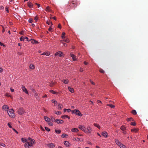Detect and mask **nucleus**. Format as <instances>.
Returning a JSON list of instances; mask_svg holds the SVG:
<instances>
[{"label": "nucleus", "instance_id": "obj_1", "mask_svg": "<svg viewBox=\"0 0 148 148\" xmlns=\"http://www.w3.org/2000/svg\"><path fill=\"white\" fill-rule=\"evenodd\" d=\"M34 144V140L30 138H28V141H27V143L25 144L24 146L26 148H29V146H33V144Z\"/></svg>", "mask_w": 148, "mask_h": 148}, {"label": "nucleus", "instance_id": "obj_2", "mask_svg": "<svg viewBox=\"0 0 148 148\" xmlns=\"http://www.w3.org/2000/svg\"><path fill=\"white\" fill-rule=\"evenodd\" d=\"M14 112V110L12 109L10 111L8 110L7 113L10 117L14 118L15 116Z\"/></svg>", "mask_w": 148, "mask_h": 148}, {"label": "nucleus", "instance_id": "obj_3", "mask_svg": "<svg viewBox=\"0 0 148 148\" xmlns=\"http://www.w3.org/2000/svg\"><path fill=\"white\" fill-rule=\"evenodd\" d=\"M72 113H74L76 115H77L79 116H82V114L80 113V112L78 110H73L71 111Z\"/></svg>", "mask_w": 148, "mask_h": 148}, {"label": "nucleus", "instance_id": "obj_4", "mask_svg": "<svg viewBox=\"0 0 148 148\" xmlns=\"http://www.w3.org/2000/svg\"><path fill=\"white\" fill-rule=\"evenodd\" d=\"M25 110L23 108H19L17 111L18 114L21 115L23 114L25 112Z\"/></svg>", "mask_w": 148, "mask_h": 148}, {"label": "nucleus", "instance_id": "obj_5", "mask_svg": "<svg viewBox=\"0 0 148 148\" xmlns=\"http://www.w3.org/2000/svg\"><path fill=\"white\" fill-rule=\"evenodd\" d=\"M25 39H26V41H29L30 40L28 38L26 37L21 36L20 38V40L21 41H24Z\"/></svg>", "mask_w": 148, "mask_h": 148}, {"label": "nucleus", "instance_id": "obj_6", "mask_svg": "<svg viewBox=\"0 0 148 148\" xmlns=\"http://www.w3.org/2000/svg\"><path fill=\"white\" fill-rule=\"evenodd\" d=\"M55 55L58 56L60 57H62L63 56V53L62 52L60 51H59L56 52V53Z\"/></svg>", "mask_w": 148, "mask_h": 148}, {"label": "nucleus", "instance_id": "obj_7", "mask_svg": "<svg viewBox=\"0 0 148 148\" xmlns=\"http://www.w3.org/2000/svg\"><path fill=\"white\" fill-rule=\"evenodd\" d=\"M21 88L24 92H25L26 94H28V92L27 89L24 86H22Z\"/></svg>", "mask_w": 148, "mask_h": 148}, {"label": "nucleus", "instance_id": "obj_8", "mask_svg": "<svg viewBox=\"0 0 148 148\" xmlns=\"http://www.w3.org/2000/svg\"><path fill=\"white\" fill-rule=\"evenodd\" d=\"M56 122L58 124H62L64 122L63 120L58 119H56L55 120Z\"/></svg>", "mask_w": 148, "mask_h": 148}, {"label": "nucleus", "instance_id": "obj_9", "mask_svg": "<svg viewBox=\"0 0 148 148\" xmlns=\"http://www.w3.org/2000/svg\"><path fill=\"white\" fill-rule=\"evenodd\" d=\"M72 3L71 5L72 6H73V7L75 8L77 6V3H76V0H74L73 1H72Z\"/></svg>", "mask_w": 148, "mask_h": 148}, {"label": "nucleus", "instance_id": "obj_10", "mask_svg": "<svg viewBox=\"0 0 148 148\" xmlns=\"http://www.w3.org/2000/svg\"><path fill=\"white\" fill-rule=\"evenodd\" d=\"M44 119L45 121L47 122H49L51 121V119L46 116H45Z\"/></svg>", "mask_w": 148, "mask_h": 148}, {"label": "nucleus", "instance_id": "obj_11", "mask_svg": "<svg viewBox=\"0 0 148 148\" xmlns=\"http://www.w3.org/2000/svg\"><path fill=\"white\" fill-rule=\"evenodd\" d=\"M101 135L105 137H107L108 136V134L106 132L104 131V132L101 133Z\"/></svg>", "mask_w": 148, "mask_h": 148}, {"label": "nucleus", "instance_id": "obj_12", "mask_svg": "<svg viewBox=\"0 0 148 148\" xmlns=\"http://www.w3.org/2000/svg\"><path fill=\"white\" fill-rule=\"evenodd\" d=\"M115 142L118 145V146H121V143L119 141V140L117 139H116L115 140Z\"/></svg>", "mask_w": 148, "mask_h": 148}, {"label": "nucleus", "instance_id": "obj_13", "mask_svg": "<svg viewBox=\"0 0 148 148\" xmlns=\"http://www.w3.org/2000/svg\"><path fill=\"white\" fill-rule=\"evenodd\" d=\"M70 56L72 58L73 60L75 61L76 60V56L75 55H74L73 54L71 53L70 54Z\"/></svg>", "mask_w": 148, "mask_h": 148}, {"label": "nucleus", "instance_id": "obj_14", "mask_svg": "<svg viewBox=\"0 0 148 148\" xmlns=\"http://www.w3.org/2000/svg\"><path fill=\"white\" fill-rule=\"evenodd\" d=\"M9 108L8 106L7 105H4L2 106V109L7 110Z\"/></svg>", "mask_w": 148, "mask_h": 148}, {"label": "nucleus", "instance_id": "obj_15", "mask_svg": "<svg viewBox=\"0 0 148 148\" xmlns=\"http://www.w3.org/2000/svg\"><path fill=\"white\" fill-rule=\"evenodd\" d=\"M79 128L82 131H84L86 129L85 127L82 125H80L79 126Z\"/></svg>", "mask_w": 148, "mask_h": 148}, {"label": "nucleus", "instance_id": "obj_16", "mask_svg": "<svg viewBox=\"0 0 148 148\" xmlns=\"http://www.w3.org/2000/svg\"><path fill=\"white\" fill-rule=\"evenodd\" d=\"M47 146L48 147L50 148H53L55 147V146L53 143H51L47 144Z\"/></svg>", "mask_w": 148, "mask_h": 148}, {"label": "nucleus", "instance_id": "obj_17", "mask_svg": "<svg viewBox=\"0 0 148 148\" xmlns=\"http://www.w3.org/2000/svg\"><path fill=\"white\" fill-rule=\"evenodd\" d=\"M71 131L73 132H78V130L76 128H73L71 129Z\"/></svg>", "mask_w": 148, "mask_h": 148}, {"label": "nucleus", "instance_id": "obj_18", "mask_svg": "<svg viewBox=\"0 0 148 148\" xmlns=\"http://www.w3.org/2000/svg\"><path fill=\"white\" fill-rule=\"evenodd\" d=\"M68 89L69 90L71 93H73L74 92V90L73 88H71L69 86L68 87Z\"/></svg>", "mask_w": 148, "mask_h": 148}, {"label": "nucleus", "instance_id": "obj_19", "mask_svg": "<svg viewBox=\"0 0 148 148\" xmlns=\"http://www.w3.org/2000/svg\"><path fill=\"white\" fill-rule=\"evenodd\" d=\"M139 130V129L138 128H134L131 129V131L132 132H138Z\"/></svg>", "mask_w": 148, "mask_h": 148}, {"label": "nucleus", "instance_id": "obj_20", "mask_svg": "<svg viewBox=\"0 0 148 148\" xmlns=\"http://www.w3.org/2000/svg\"><path fill=\"white\" fill-rule=\"evenodd\" d=\"M61 118L63 119H65L66 118L69 119L70 117L67 115H64L61 116Z\"/></svg>", "mask_w": 148, "mask_h": 148}, {"label": "nucleus", "instance_id": "obj_21", "mask_svg": "<svg viewBox=\"0 0 148 148\" xmlns=\"http://www.w3.org/2000/svg\"><path fill=\"white\" fill-rule=\"evenodd\" d=\"M31 42L32 43L34 44H37L38 43V42L34 40V39H31Z\"/></svg>", "mask_w": 148, "mask_h": 148}, {"label": "nucleus", "instance_id": "obj_22", "mask_svg": "<svg viewBox=\"0 0 148 148\" xmlns=\"http://www.w3.org/2000/svg\"><path fill=\"white\" fill-rule=\"evenodd\" d=\"M50 54V53L48 52H45L41 54L42 55H45L47 56H49Z\"/></svg>", "mask_w": 148, "mask_h": 148}, {"label": "nucleus", "instance_id": "obj_23", "mask_svg": "<svg viewBox=\"0 0 148 148\" xmlns=\"http://www.w3.org/2000/svg\"><path fill=\"white\" fill-rule=\"evenodd\" d=\"M64 144L66 146L68 147L69 146V143L67 141H65L64 142Z\"/></svg>", "mask_w": 148, "mask_h": 148}, {"label": "nucleus", "instance_id": "obj_24", "mask_svg": "<svg viewBox=\"0 0 148 148\" xmlns=\"http://www.w3.org/2000/svg\"><path fill=\"white\" fill-rule=\"evenodd\" d=\"M51 102L53 103H54L55 105H57L58 104L57 101L55 100H51Z\"/></svg>", "mask_w": 148, "mask_h": 148}, {"label": "nucleus", "instance_id": "obj_25", "mask_svg": "<svg viewBox=\"0 0 148 148\" xmlns=\"http://www.w3.org/2000/svg\"><path fill=\"white\" fill-rule=\"evenodd\" d=\"M63 108V106L60 103H58V109H61Z\"/></svg>", "mask_w": 148, "mask_h": 148}, {"label": "nucleus", "instance_id": "obj_26", "mask_svg": "<svg viewBox=\"0 0 148 148\" xmlns=\"http://www.w3.org/2000/svg\"><path fill=\"white\" fill-rule=\"evenodd\" d=\"M51 120L53 122H54L55 121V118L53 116H51Z\"/></svg>", "mask_w": 148, "mask_h": 148}, {"label": "nucleus", "instance_id": "obj_27", "mask_svg": "<svg viewBox=\"0 0 148 148\" xmlns=\"http://www.w3.org/2000/svg\"><path fill=\"white\" fill-rule=\"evenodd\" d=\"M65 84H67L68 83L69 81L67 79H64L62 81Z\"/></svg>", "mask_w": 148, "mask_h": 148}, {"label": "nucleus", "instance_id": "obj_28", "mask_svg": "<svg viewBox=\"0 0 148 148\" xmlns=\"http://www.w3.org/2000/svg\"><path fill=\"white\" fill-rule=\"evenodd\" d=\"M27 5L29 8H32V4L30 2H28L27 3Z\"/></svg>", "mask_w": 148, "mask_h": 148}, {"label": "nucleus", "instance_id": "obj_29", "mask_svg": "<svg viewBox=\"0 0 148 148\" xmlns=\"http://www.w3.org/2000/svg\"><path fill=\"white\" fill-rule=\"evenodd\" d=\"M30 68L32 69H34V66L33 64H31L29 66Z\"/></svg>", "mask_w": 148, "mask_h": 148}, {"label": "nucleus", "instance_id": "obj_30", "mask_svg": "<svg viewBox=\"0 0 148 148\" xmlns=\"http://www.w3.org/2000/svg\"><path fill=\"white\" fill-rule=\"evenodd\" d=\"M49 91L50 92L53 94H58V92H55L52 90H50Z\"/></svg>", "mask_w": 148, "mask_h": 148}, {"label": "nucleus", "instance_id": "obj_31", "mask_svg": "<svg viewBox=\"0 0 148 148\" xmlns=\"http://www.w3.org/2000/svg\"><path fill=\"white\" fill-rule=\"evenodd\" d=\"M35 96L38 100H39L40 99V98L39 97L38 94L37 93H36Z\"/></svg>", "mask_w": 148, "mask_h": 148}, {"label": "nucleus", "instance_id": "obj_32", "mask_svg": "<svg viewBox=\"0 0 148 148\" xmlns=\"http://www.w3.org/2000/svg\"><path fill=\"white\" fill-rule=\"evenodd\" d=\"M46 11H50L51 10L50 9V7L49 6L46 7Z\"/></svg>", "mask_w": 148, "mask_h": 148}, {"label": "nucleus", "instance_id": "obj_33", "mask_svg": "<svg viewBox=\"0 0 148 148\" xmlns=\"http://www.w3.org/2000/svg\"><path fill=\"white\" fill-rule=\"evenodd\" d=\"M94 125L96 127H97V128H98L99 129H100V126L99 125L97 124V123H94Z\"/></svg>", "mask_w": 148, "mask_h": 148}, {"label": "nucleus", "instance_id": "obj_34", "mask_svg": "<svg viewBox=\"0 0 148 148\" xmlns=\"http://www.w3.org/2000/svg\"><path fill=\"white\" fill-rule=\"evenodd\" d=\"M55 132L56 133L59 134L61 132V131L60 130H55Z\"/></svg>", "mask_w": 148, "mask_h": 148}, {"label": "nucleus", "instance_id": "obj_35", "mask_svg": "<svg viewBox=\"0 0 148 148\" xmlns=\"http://www.w3.org/2000/svg\"><path fill=\"white\" fill-rule=\"evenodd\" d=\"M127 121H134V120L132 118H128L127 119Z\"/></svg>", "mask_w": 148, "mask_h": 148}, {"label": "nucleus", "instance_id": "obj_36", "mask_svg": "<svg viewBox=\"0 0 148 148\" xmlns=\"http://www.w3.org/2000/svg\"><path fill=\"white\" fill-rule=\"evenodd\" d=\"M121 148H126L125 146L123 144H121V146H119Z\"/></svg>", "mask_w": 148, "mask_h": 148}, {"label": "nucleus", "instance_id": "obj_37", "mask_svg": "<svg viewBox=\"0 0 148 148\" xmlns=\"http://www.w3.org/2000/svg\"><path fill=\"white\" fill-rule=\"evenodd\" d=\"M132 113L134 115H136L137 114L135 110H133L132 112Z\"/></svg>", "mask_w": 148, "mask_h": 148}, {"label": "nucleus", "instance_id": "obj_38", "mask_svg": "<svg viewBox=\"0 0 148 148\" xmlns=\"http://www.w3.org/2000/svg\"><path fill=\"white\" fill-rule=\"evenodd\" d=\"M62 41H64L67 43H68L69 42V40L68 38H66L65 40H64Z\"/></svg>", "mask_w": 148, "mask_h": 148}, {"label": "nucleus", "instance_id": "obj_39", "mask_svg": "<svg viewBox=\"0 0 148 148\" xmlns=\"http://www.w3.org/2000/svg\"><path fill=\"white\" fill-rule=\"evenodd\" d=\"M121 129L123 131H124L125 130L126 128L124 126H122L121 127Z\"/></svg>", "mask_w": 148, "mask_h": 148}, {"label": "nucleus", "instance_id": "obj_40", "mask_svg": "<svg viewBox=\"0 0 148 148\" xmlns=\"http://www.w3.org/2000/svg\"><path fill=\"white\" fill-rule=\"evenodd\" d=\"M65 33L64 32H63L62 34V35L61 36V37L62 38H65L64 36H65Z\"/></svg>", "mask_w": 148, "mask_h": 148}, {"label": "nucleus", "instance_id": "obj_41", "mask_svg": "<svg viewBox=\"0 0 148 148\" xmlns=\"http://www.w3.org/2000/svg\"><path fill=\"white\" fill-rule=\"evenodd\" d=\"M87 130H88V132L89 133H90L91 132H90V130H91V128L90 127H88L87 129Z\"/></svg>", "mask_w": 148, "mask_h": 148}, {"label": "nucleus", "instance_id": "obj_42", "mask_svg": "<svg viewBox=\"0 0 148 148\" xmlns=\"http://www.w3.org/2000/svg\"><path fill=\"white\" fill-rule=\"evenodd\" d=\"M107 106H110L111 108H113L114 107V106L111 104H108L107 105Z\"/></svg>", "mask_w": 148, "mask_h": 148}, {"label": "nucleus", "instance_id": "obj_43", "mask_svg": "<svg viewBox=\"0 0 148 148\" xmlns=\"http://www.w3.org/2000/svg\"><path fill=\"white\" fill-rule=\"evenodd\" d=\"M55 113L57 115L59 114H61V112L60 111H57V112H55Z\"/></svg>", "mask_w": 148, "mask_h": 148}, {"label": "nucleus", "instance_id": "obj_44", "mask_svg": "<svg viewBox=\"0 0 148 148\" xmlns=\"http://www.w3.org/2000/svg\"><path fill=\"white\" fill-rule=\"evenodd\" d=\"M47 23L48 24V25H50V24H51V26H52V25H53V24L51 22H49V21H47Z\"/></svg>", "mask_w": 148, "mask_h": 148}, {"label": "nucleus", "instance_id": "obj_45", "mask_svg": "<svg viewBox=\"0 0 148 148\" xmlns=\"http://www.w3.org/2000/svg\"><path fill=\"white\" fill-rule=\"evenodd\" d=\"M99 71L100 72H101V73H104V71L102 69H101L99 70Z\"/></svg>", "mask_w": 148, "mask_h": 148}, {"label": "nucleus", "instance_id": "obj_46", "mask_svg": "<svg viewBox=\"0 0 148 148\" xmlns=\"http://www.w3.org/2000/svg\"><path fill=\"white\" fill-rule=\"evenodd\" d=\"M49 86L51 87H52L55 84L53 82H52V83H49Z\"/></svg>", "mask_w": 148, "mask_h": 148}, {"label": "nucleus", "instance_id": "obj_47", "mask_svg": "<svg viewBox=\"0 0 148 148\" xmlns=\"http://www.w3.org/2000/svg\"><path fill=\"white\" fill-rule=\"evenodd\" d=\"M67 136V134H63L62 135V137L64 138L66 137V136Z\"/></svg>", "mask_w": 148, "mask_h": 148}, {"label": "nucleus", "instance_id": "obj_48", "mask_svg": "<svg viewBox=\"0 0 148 148\" xmlns=\"http://www.w3.org/2000/svg\"><path fill=\"white\" fill-rule=\"evenodd\" d=\"M75 140L76 141H81V140H80V138H75Z\"/></svg>", "mask_w": 148, "mask_h": 148}, {"label": "nucleus", "instance_id": "obj_49", "mask_svg": "<svg viewBox=\"0 0 148 148\" xmlns=\"http://www.w3.org/2000/svg\"><path fill=\"white\" fill-rule=\"evenodd\" d=\"M21 140L22 141L23 143L25 142L26 141L27 142V141L26 139H24L23 138H21Z\"/></svg>", "mask_w": 148, "mask_h": 148}, {"label": "nucleus", "instance_id": "obj_50", "mask_svg": "<svg viewBox=\"0 0 148 148\" xmlns=\"http://www.w3.org/2000/svg\"><path fill=\"white\" fill-rule=\"evenodd\" d=\"M45 129L48 132H49L50 130V129H49V128H48L47 127H45Z\"/></svg>", "mask_w": 148, "mask_h": 148}, {"label": "nucleus", "instance_id": "obj_51", "mask_svg": "<svg viewBox=\"0 0 148 148\" xmlns=\"http://www.w3.org/2000/svg\"><path fill=\"white\" fill-rule=\"evenodd\" d=\"M130 124L133 126H135L136 125V124L135 122H131Z\"/></svg>", "mask_w": 148, "mask_h": 148}, {"label": "nucleus", "instance_id": "obj_52", "mask_svg": "<svg viewBox=\"0 0 148 148\" xmlns=\"http://www.w3.org/2000/svg\"><path fill=\"white\" fill-rule=\"evenodd\" d=\"M48 125L50 126H53V123H52L50 122H48Z\"/></svg>", "mask_w": 148, "mask_h": 148}, {"label": "nucleus", "instance_id": "obj_53", "mask_svg": "<svg viewBox=\"0 0 148 148\" xmlns=\"http://www.w3.org/2000/svg\"><path fill=\"white\" fill-rule=\"evenodd\" d=\"M8 125L9 127H10V128H12V126L11 125V124H10V123H8Z\"/></svg>", "mask_w": 148, "mask_h": 148}, {"label": "nucleus", "instance_id": "obj_54", "mask_svg": "<svg viewBox=\"0 0 148 148\" xmlns=\"http://www.w3.org/2000/svg\"><path fill=\"white\" fill-rule=\"evenodd\" d=\"M90 82L92 84V85H95V83L94 82H93V81H92L91 79H90Z\"/></svg>", "mask_w": 148, "mask_h": 148}, {"label": "nucleus", "instance_id": "obj_55", "mask_svg": "<svg viewBox=\"0 0 148 148\" xmlns=\"http://www.w3.org/2000/svg\"><path fill=\"white\" fill-rule=\"evenodd\" d=\"M5 10L8 13L9 12V10H8V7H7V6H6L5 7Z\"/></svg>", "mask_w": 148, "mask_h": 148}, {"label": "nucleus", "instance_id": "obj_56", "mask_svg": "<svg viewBox=\"0 0 148 148\" xmlns=\"http://www.w3.org/2000/svg\"><path fill=\"white\" fill-rule=\"evenodd\" d=\"M5 96L8 97H12V96L10 95H9L8 93H6L5 94Z\"/></svg>", "mask_w": 148, "mask_h": 148}, {"label": "nucleus", "instance_id": "obj_57", "mask_svg": "<svg viewBox=\"0 0 148 148\" xmlns=\"http://www.w3.org/2000/svg\"><path fill=\"white\" fill-rule=\"evenodd\" d=\"M29 21L30 23H32L33 22V20L32 19H29Z\"/></svg>", "mask_w": 148, "mask_h": 148}, {"label": "nucleus", "instance_id": "obj_58", "mask_svg": "<svg viewBox=\"0 0 148 148\" xmlns=\"http://www.w3.org/2000/svg\"><path fill=\"white\" fill-rule=\"evenodd\" d=\"M24 32V31H22L21 32H20L19 34L21 35H23V33Z\"/></svg>", "mask_w": 148, "mask_h": 148}, {"label": "nucleus", "instance_id": "obj_59", "mask_svg": "<svg viewBox=\"0 0 148 148\" xmlns=\"http://www.w3.org/2000/svg\"><path fill=\"white\" fill-rule=\"evenodd\" d=\"M0 145L3 147H5V144L2 143H0Z\"/></svg>", "mask_w": 148, "mask_h": 148}, {"label": "nucleus", "instance_id": "obj_60", "mask_svg": "<svg viewBox=\"0 0 148 148\" xmlns=\"http://www.w3.org/2000/svg\"><path fill=\"white\" fill-rule=\"evenodd\" d=\"M51 26H50V27L48 29V30L49 31H51V32L52 31V29L51 28Z\"/></svg>", "mask_w": 148, "mask_h": 148}, {"label": "nucleus", "instance_id": "obj_61", "mask_svg": "<svg viewBox=\"0 0 148 148\" xmlns=\"http://www.w3.org/2000/svg\"><path fill=\"white\" fill-rule=\"evenodd\" d=\"M58 27L60 29L61 28V26L60 24H58Z\"/></svg>", "mask_w": 148, "mask_h": 148}, {"label": "nucleus", "instance_id": "obj_62", "mask_svg": "<svg viewBox=\"0 0 148 148\" xmlns=\"http://www.w3.org/2000/svg\"><path fill=\"white\" fill-rule=\"evenodd\" d=\"M62 43H63V45L65 47H66L67 46V44H66V43H63L62 42Z\"/></svg>", "mask_w": 148, "mask_h": 148}, {"label": "nucleus", "instance_id": "obj_63", "mask_svg": "<svg viewBox=\"0 0 148 148\" xmlns=\"http://www.w3.org/2000/svg\"><path fill=\"white\" fill-rule=\"evenodd\" d=\"M12 129L17 134H18V132L15 129L13 128Z\"/></svg>", "mask_w": 148, "mask_h": 148}, {"label": "nucleus", "instance_id": "obj_64", "mask_svg": "<svg viewBox=\"0 0 148 148\" xmlns=\"http://www.w3.org/2000/svg\"><path fill=\"white\" fill-rule=\"evenodd\" d=\"M34 20L36 21H37L38 17L37 16H36L34 18Z\"/></svg>", "mask_w": 148, "mask_h": 148}]
</instances>
